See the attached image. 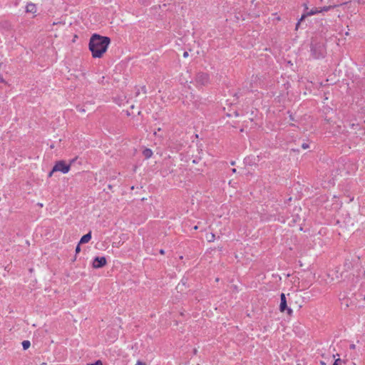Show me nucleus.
<instances>
[{
  "mask_svg": "<svg viewBox=\"0 0 365 365\" xmlns=\"http://www.w3.org/2000/svg\"><path fill=\"white\" fill-rule=\"evenodd\" d=\"M107 263L106 259L104 257H96L93 262V267L95 269L101 268Z\"/></svg>",
  "mask_w": 365,
  "mask_h": 365,
  "instance_id": "20e7f679",
  "label": "nucleus"
},
{
  "mask_svg": "<svg viewBox=\"0 0 365 365\" xmlns=\"http://www.w3.org/2000/svg\"><path fill=\"white\" fill-rule=\"evenodd\" d=\"M79 111L81 113H84L86 110L83 108H81V109H79Z\"/></svg>",
  "mask_w": 365,
  "mask_h": 365,
  "instance_id": "4be33fe9",
  "label": "nucleus"
},
{
  "mask_svg": "<svg viewBox=\"0 0 365 365\" xmlns=\"http://www.w3.org/2000/svg\"><path fill=\"white\" fill-rule=\"evenodd\" d=\"M2 63H0V67L1 66ZM0 83H5L4 79L3 77L0 75Z\"/></svg>",
  "mask_w": 365,
  "mask_h": 365,
  "instance_id": "a211bd4d",
  "label": "nucleus"
},
{
  "mask_svg": "<svg viewBox=\"0 0 365 365\" xmlns=\"http://www.w3.org/2000/svg\"><path fill=\"white\" fill-rule=\"evenodd\" d=\"M80 251H81L80 244H78V245H77V247H76V253H78V252H80Z\"/></svg>",
  "mask_w": 365,
  "mask_h": 365,
  "instance_id": "dca6fc26",
  "label": "nucleus"
},
{
  "mask_svg": "<svg viewBox=\"0 0 365 365\" xmlns=\"http://www.w3.org/2000/svg\"><path fill=\"white\" fill-rule=\"evenodd\" d=\"M317 13H319V10H318L317 9H313L310 11L307 12V14L302 15V16L301 17L300 20L297 24L296 29L298 28L300 22L305 18L306 16H311V15L316 14Z\"/></svg>",
  "mask_w": 365,
  "mask_h": 365,
  "instance_id": "0eeeda50",
  "label": "nucleus"
},
{
  "mask_svg": "<svg viewBox=\"0 0 365 365\" xmlns=\"http://www.w3.org/2000/svg\"><path fill=\"white\" fill-rule=\"evenodd\" d=\"M333 365H336V364H333Z\"/></svg>",
  "mask_w": 365,
  "mask_h": 365,
  "instance_id": "c756f323",
  "label": "nucleus"
},
{
  "mask_svg": "<svg viewBox=\"0 0 365 365\" xmlns=\"http://www.w3.org/2000/svg\"><path fill=\"white\" fill-rule=\"evenodd\" d=\"M87 365H103V363L101 360H98L93 364H88Z\"/></svg>",
  "mask_w": 365,
  "mask_h": 365,
  "instance_id": "4468645a",
  "label": "nucleus"
},
{
  "mask_svg": "<svg viewBox=\"0 0 365 365\" xmlns=\"http://www.w3.org/2000/svg\"><path fill=\"white\" fill-rule=\"evenodd\" d=\"M55 171H53V170L49 173L48 174V177H51L53 174V173H54Z\"/></svg>",
  "mask_w": 365,
  "mask_h": 365,
  "instance_id": "412c9836",
  "label": "nucleus"
},
{
  "mask_svg": "<svg viewBox=\"0 0 365 365\" xmlns=\"http://www.w3.org/2000/svg\"><path fill=\"white\" fill-rule=\"evenodd\" d=\"M344 361L341 359H337L335 360L334 363L333 364H336V365H341V364L343 363Z\"/></svg>",
  "mask_w": 365,
  "mask_h": 365,
  "instance_id": "ddd939ff",
  "label": "nucleus"
},
{
  "mask_svg": "<svg viewBox=\"0 0 365 365\" xmlns=\"http://www.w3.org/2000/svg\"><path fill=\"white\" fill-rule=\"evenodd\" d=\"M196 81L200 85H206L209 82V76L206 73H198Z\"/></svg>",
  "mask_w": 365,
  "mask_h": 365,
  "instance_id": "39448f33",
  "label": "nucleus"
},
{
  "mask_svg": "<svg viewBox=\"0 0 365 365\" xmlns=\"http://www.w3.org/2000/svg\"><path fill=\"white\" fill-rule=\"evenodd\" d=\"M69 170L70 165H66L63 160L57 162L53 168V171H60L63 173H67Z\"/></svg>",
  "mask_w": 365,
  "mask_h": 365,
  "instance_id": "f03ea898",
  "label": "nucleus"
},
{
  "mask_svg": "<svg viewBox=\"0 0 365 365\" xmlns=\"http://www.w3.org/2000/svg\"><path fill=\"white\" fill-rule=\"evenodd\" d=\"M280 305L279 310L282 312H284L285 310H287V313L291 314L292 313V310L290 308H288L287 306V299L286 296L284 293H282L280 295Z\"/></svg>",
  "mask_w": 365,
  "mask_h": 365,
  "instance_id": "7ed1b4c3",
  "label": "nucleus"
},
{
  "mask_svg": "<svg viewBox=\"0 0 365 365\" xmlns=\"http://www.w3.org/2000/svg\"><path fill=\"white\" fill-rule=\"evenodd\" d=\"M309 147V144H307V143H303V144L302 145V148L303 149H307V148H308Z\"/></svg>",
  "mask_w": 365,
  "mask_h": 365,
  "instance_id": "2eb2a0df",
  "label": "nucleus"
},
{
  "mask_svg": "<svg viewBox=\"0 0 365 365\" xmlns=\"http://www.w3.org/2000/svg\"><path fill=\"white\" fill-rule=\"evenodd\" d=\"M289 117H290V119H291V120H294V118H293V117H292V115H289Z\"/></svg>",
  "mask_w": 365,
  "mask_h": 365,
  "instance_id": "cd10ccee",
  "label": "nucleus"
},
{
  "mask_svg": "<svg viewBox=\"0 0 365 365\" xmlns=\"http://www.w3.org/2000/svg\"><path fill=\"white\" fill-rule=\"evenodd\" d=\"M232 173H235L237 172V170H236V169H235V168H233V169L232 170Z\"/></svg>",
  "mask_w": 365,
  "mask_h": 365,
  "instance_id": "b1692460",
  "label": "nucleus"
},
{
  "mask_svg": "<svg viewBox=\"0 0 365 365\" xmlns=\"http://www.w3.org/2000/svg\"><path fill=\"white\" fill-rule=\"evenodd\" d=\"M215 235L213 233H209L206 235V239L208 242H213L215 240Z\"/></svg>",
  "mask_w": 365,
  "mask_h": 365,
  "instance_id": "9b49d317",
  "label": "nucleus"
},
{
  "mask_svg": "<svg viewBox=\"0 0 365 365\" xmlns=\"http://www.w3.org/2000/svg\"><path fill=\"white\" fill-rule=\"evenodd\" d=\"M143 155L145 158H150L153 155V151L149 148H145L143 152Z\"/></svg>",
  "mask_w": 365,
  "mask_h": 365,
  "instance_id": "1a4fd4ad",
  "label": "nucleus"
},
{
  "mask_svg": "<svg viewBox=\"0 0 365 365\" xmlns=\"http://www.w3.org/2000/svg\"><path fill=\"white\" fill-rule=\"evenodd\" d=\"M26 13H30V14H36L37 11V8H36V4H34L33 3L28 4L26 7Z\"/></svg>",
  "mask_w": 365,
  "mask_h": 365,
  "instance_id": "423d86ee",
  "label": "nucleus"
},
{
  "mask_svg": "<svg viewBox=\"0 0 365 365\" xmlns=\"http://www.w3.org/2000/svg\"><path fill=\"white\" fill-rule=\"evenodd\" d=\"M187 56H188V52H187V51H185V52L183 53V57H184V58H187Z\"/></svg>",
  "mask_w": 365,
  "mask_h": 365,
  "instance_id": "6ab92c4d",
  "label": "nucleus"
},
{
  "mask_svg": "<svg viewBox=\"0 0 365 365\" xmlns=\"http://www.w3.org/2000/svg\"><path fill=\"white\" fill-rule=\"evenodd\" d=\"M91 239V232H89L86 235H83L80 240L79 244H84L88 242Z\"/></svg>",
  "mask_w": 365,
  "mask_h": 365,
  "instance_id": "6e6552de",
  "label": "nucleus"
},
{
  "mask_svg": "<svg viewBox=\"0 0 365 365\" xmlns=\"http://www.w3.org/2000/svg\"><path fill=\"white\" fill-rule=\"evenodd\" d=\"M355 348H356V345L355 344H352L350 345V349H354Z\"/></svg>",
  "mask_w": 365,
  "mask_h": 365,
  "instance_id": "aec40b11",
  "label": "nucleus"
},
{
  "mask_svg": "<svg viewBox=\"0 0 365 365\" xmlns=\"http://www.w3.org/2000/svg\"><path fill=\"white\" fill-rule=\"evenodd\" d=\"M230 164H231L232 165H235V161H232V162L230 163Z\"/></svg>",
  "mask_w": 365,
  "mask_h": 365,
  "instance_id": "5701e85b",
  "label": "nucleus"
},
{
  "mask_svg": "<svg viewBox=\"0 0 365 365\" xmlns=\"http://www.w3.org/2000/svg\"><path fill=\"white\" fill-rule=\"evenodd\" d=\"M320 363L322 365H326L325 362H324V361H321Z\"/></svg>",
  "mask_w": 365,
  "mask_h": 365,
  "instance_id": "bb28decb",
  "label": "nucleus"
},
{
  "mask_svg": "<svg viewBox=\"0 0 365 365\" xmlns=\"http://www.w3.org/2000/svg\"><path fill=\"white\" fill-rule=\"evenodd\" d=\"M31 346V343L28 340H25L22 342V346L24 350L29 349Z\"/></svg>",
  "mask_w": 365,
  "mask_h": 365,
  "instance_id": "9d476101",
  "label": "nucleus"
},
{
  "mask_svg": "<svg viewBox=\"0 0 365 365\" xmlns=\"http://www.w3.org/2000/svg\"><path fill=\"white\" fill-rule=\"evenodd\" d=\"M142 90L143 91V93H146V91H145V88H144V87H143V88H142Z\"/></svg>",
  "mask_w": 365,
  "mask_h": 365,
  "instance_id": "393cba45",
  "label": "nucleus"
},
{
  "mask_svg": "<svg viewBox=\"0 0 365 365\" xmlns=\"http://www.w3.org/2000/svg\"><path fill=\"white\" fill-rule=\"evenodd\" d=\"M135 365H146V364H145V363H144L141 361H138Z\"/></svg>",
  "mask_w": 365,
  "mask_h": 365,
  "instance_id": "f3484780",
  "label": "nucleus"
},
{
  "mask_svg": "<svg viewBox=\"0 0 365 365\" xmlns=\"http://www.w3.org/2000/svg\"><path fill=\"white\" fill-rule=\"evenodd\" d=\"M160 254H164V250H161L160 251Z\"/></svg>",
  "mask_w": 365,
  "mask_h": 365,
  "instance_id": "a878e982",
  "label": "nucleus"
},
{
  "mask_svg": "<svg viewBox=\"0 0 365 365\" xmlns=\"http://www.w3.org/2000/svg\"><path fill=\"white\" fill-rule=\"evenodd\" d=\"M110 43V38L107 36H103L97 34L91 36L89 41V50L92 53V56L99 58L106 52L108 47Z\"/></svg>",
  "mask_w": 365,
  "mask_h": 365,
  "instance_id": "f257e3e1",
  "label": "nucleus"
},
{
  "mask_svg": "<svg viewBox=\"0 0 365 365\" xmlns=\"http://www.w3.org/2000/svg\"><path fill=\"white\" fill-rule=\"evenodd\" d=\"M198 227L197 226H195L194 227V230H197Z\"/></svg>",
  "mask_w": 365,
  "mask_h": 365,
  "instance_id": "c85d7f7f",
  "label": "nucleus"
},
{
  "mask_svg": "<svg viewBox=\"0 0 365 365\" xmlns=\"http://www.w3.org/2000/svg\"><path fill=\"white\" fill-rule=\"evenodd\" d=\"M333 7H334V6H324L321 10H319V12L328 11L331 8H333Z\"/></svg>",
  "mask_w": 365,
  "mask_h": 365,
  "instance_id": "f8f14e48",
  "label": "nucleus"
}]
</instances>
